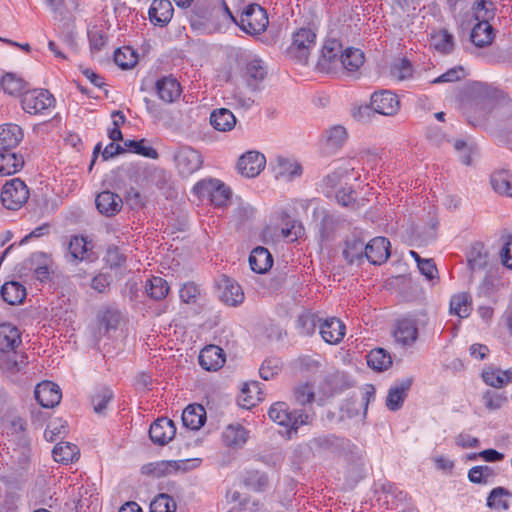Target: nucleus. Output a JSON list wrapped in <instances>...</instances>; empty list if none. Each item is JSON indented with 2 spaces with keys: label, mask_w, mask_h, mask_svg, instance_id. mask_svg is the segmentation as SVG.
<instances>
[{
  "label": "nucleus",
  "mask_w": 512,
  "mask_h": 512,
  "mask_svg": "<svg viewBox=\"0 0 512 512\" xmlns=\"http://www.w3.org/2000/svg\"><path fill=\"white\" fill-rule=\"evenodd\" d=\"M325 137L327 145L336 150L342 147L347 140V131L343 126H333L326 131Z\"/></svg>",
  "instance_id": "5fc2aeb1"
},
{
  "label": "nucleus",
  "mask_w": 512,
  "mask_h": 512,
  "mask_svg": "<svg viewBox=\"0 0 512 512\" xmlns=\"http://www.w3.org/2000/svg\"><path fill=\"white\" fill-rule=\"evenodd\" d=\"M317 42L315 27L307 26L297 28L291 35V44L286 49V55L295 62L306 65L311 51Z\"/></svg>",
  "instance_id": "f03ea898"
},
{
  "label": "nucleus",
  "mask_w": 512,
  "mask_h": 512,
  "mask_svg": "<svg viewBox=\"0 0 512 512\" xmlns=\"http://www.w3.org/2000/svg\"><path fill=\"white\" fill-rule=\"evenodd\" d=\"M450 313L460 318H467L472 312V297L468 292H459L450 299Z\"/></svg>",
  "instance_id": "473e14b6"
},
{
  "label": "nucleus",
  "mask_w": 512,
  "mask_h": 512,
  "mask_svg": "<svg viewBox=\"0 0 512 512\" xmlns=\"http://www.w3.org/2000/svg\"><path fill=\"white\" fill-rule=\"evenodd\" d=\"M98 211L107 217H111L120 212L123 201L121 197L111 191H102L95 199Z\"/></svg>",
  "instance_id": "a878e982"
},
{
  "label": "nucleus",
  "mask_w": 512,
  "mask_h": 512,
  "mask_svg": "<svg viewBox=\"0 0 512 512\" xmlns=\"http://www.w3.org/2000/svg\"><path fill=\"white\" fill-rule=\"evenodd\" d=\"M307 447L313 455L333 454L344 457L348 461L362 464L361 450L349 439L335 434H320L307 442Z\"/></svg>",
  "instance_id": "f257e3e1"
},
{
  "label": "nucleus",
  "mask_w": 512,
  "mask_h": 512,
  "mask_svg": "<svg viewBox=\"0 0 512 512\" xmlns=\"http://www.w3.org/2000/svg\"><path fill=\"white\" fill-rule=\"evenodd\" d=\"M512 492L504 487H496L491 490L487 497V506L496 510H508Z\"/></svg>",
  "instance_id": "c9c22d12"
},
{
  "label": "nucleus",
  "mask_w": 512,
  "mask_h": 512,
  "mask_svg": "<svg viewBox=\"0 0 512 512\" xmlns=\"http://www.w3.org/2000/svg\"><path fill=\"white\" fill-rule=\"evenodd\" d=\"M210 123L214 129L220 132L231 131L236 125V117L227 108H219L212 111Z\"/></svg>",
  "instance_id": "7c9ffc66"
},
{
  "label": "nucleus",
  "mask_w": 512,
  "mask_h": 512,
  "mask_svg": "<svg viewBox=\"0 0 512 512\" xmlns=\"http://www.w3.org/2000/svg\"><path fill=\"white\" fill-rule=\"evenodd\" d=\"M104 260L110 268H119L126 263V256L118 246L109 245Z\"/></svg>",
  "instance_id": "0e129e2a"
},
{
  "label": "nucleus",
  "mask_w": 512,
  "mask_h": 512,
  "mask_svg": "<svg viewBox=\"0 0 512 512\" xmlns=\"http://www.w3.org/2000/svg\"><path fill=\"white\" fill-rule=\"evenodd\" d=\"M176 434L174 422L168 418H158L149 429V437L154 444L163 446L169 443Z\"/></svg>",
  "instance_id": "a211bd4d"
},
{
  "label": "nucleus",
  "mask_w": 512,
  "mask_h": 512,
  "mask_svg": "<svg viewBox=\"0 0 512 512\" xmlns=\"http://www.w3.org/2000/svg\"><path fill=\"white\" fill-rule=\"evenodd\" d=\"M481 378L486 385L493 387L495 389H500L504 387L502 369L497 368L495 366H486L482 370Z\"/></svg>",
  "instance_id": "864d4df0"
},
{
  "label": "nucleus",
  "mask_w": 512,
  "mask_h": 512,
  "mask_svg": "<svg viewBox=\"0 0 512 512\" xmlns=\"http://www.w3.org/2000/svg\"><path fill=\"white\" fill-rule=\"evenodd\" d=\"M24 138L23 129L14 123L0 125V157L19 156L24 161L23 155L16 152V148Z\"/></svg>",
  "instance_id": "9d476101"
},
{
  "label": "nucleus",
  "mask_w": 512,
  "mask_h": 512,
  "mask_svg": "<svg viewBox=\"0 0 512 512\" xmlns=\"http://www.w3.org/2000/svg\"><path fill=\"white\" fill-rule=\"evenodd\" d=\"M344 52L345 50L340 41L336 39L326 40L316 64L318 71L327 74H336L341 71L342 55Z\"/></svg>",
  "instance_id": "0eeeda50"
},
{
  "label": "nucleus",
  "mask_w": 512,
  "mask_h": 512,
  "mask_svg": "<svg viewBox=\"0 0 512 512\" xmlns=\"http://www.w3.org/2000/svg\"><path fill=\"white\" fill-rule=\"evenodd\" d=\"M29 198L27 185L19 178L7 181L1 191V202L9 210L20 209Z\"/></svg>",
  "instance_id": "6e6552de"
},
{
  "label": "nucleus",
  "mask_w": 512,
  "mask_h": 512,
  "mask_svg": "<svg viewBox=\"0 0 512 512\" xmlns=\"http://www.w3.org/2000/svg\"><path fill=\"white\" fill-rule=\"evenodd\" d=\"M244 483L257 492H263L269 487V477L265 472L249 470L245 475Z\"/></svg>",
  "instance_id": "de8ad7c7"
},
{
  "label": "nucleus",
  "mask_w": 512,
  "mask_h": 512,
  "mask_svg": "<svg viewBox=\"0 0 512 512\" xmlns=\"http://www.w3.org/2000/svg\"><path fill=\"white\" fill-rule=\"evenodd\" d=\"M2 299L9 305H18L26 297V288L19 282H6L1 287Z\"/></svg>",
  "instance_id": "72a5a7b5"
},
{
  "label": "nucleus",
  "mask_w": 512,
  "mask_h": 512,
  "mask_svg": "<svg viewBox=\"0 0 512 512\" xmlns=\"http://www.w3.org/2000/svg\"><path fill=\"white\" fill-rule=\"evenodd\" d=\"M155 90L159 99L167 104L174 103L182 93L180 83L172 75L158 79L155 83Z\"/></svg>",
  "instance_id": "412c9836"
},
{
  "label": "nucleus",
  "mask_w": 512,
  "mask_h": 512,
  "mask_svg": "<svg viewBox=\"0 0 512 512\" xmlns=\"http://www.w3.org/2000/svg\"><path fill=\"white\" fill-rule=\"evenodd\" d=\"M27 83L14 73H6L1 78V87L6 94L20 96L24 94Z\"/></svg>",
  "instance_id": "79ce46f5"
},
{
  "label": "nucleus",
  "mask_w": 512,
  "mask_h": 512,
  "mask_svg": "<svg viewBox=\"0 0 512 512\" xmlns=\"http://www.w3.org/2000/svg\"><path fill=\"white\" fill-rule=\"evenodd\" d=\"M249 438V431L239 423H232L222 432V441L225 446L232 449L242 448Z\"/></svg>",
  "instance_id": "b1692460"
},
{
  "label": "nucleus",
  "mask_w": 512,
  "mask_h": 512,
  "mask_svg": "<svg viewBox=\"0 0 512 512\" xmlns=\"http://www.w3.org/2000/svg\"><path fill=\"white\" fill-rule=\"evenodd\" d=\"M221 300L230 306H237L244 300L241 286L230 278L223 279Z\"/></svg>",
  "instance_id": "f704fd0d"
},
{
  "label": "nucleus",
  "mask_w": 512,
  "mask_h": 512,
  "mask_svg": "<svg viewBox=\"0 0 512 512\" xmlns=\"http://www.w3.org/2000/svg\"><path fill=\"white\" fill-rule=\"evenodd\" d=\"M124 146L127 150H130L138 155L150 158V159H157L159 157V154L155 148L152 146L146 145V140L141 139L139 141L137 140H126L124 141Z\"/></svg>",
  "instance_id": "603ef678"
},
{
  "label": "nucleus",
  "mask_w": 512,
  "mask_h": 512,
  "mask_svg": "<svg viewBox=\"0 0 512 512\" xmlns=\"http://www.w3.org/2000/svg\"><path fill=\"white\" fill-rule=\"evenodd\" d=\"M224 363V351L216 345L204 347L199 354V364L207 371H216L220 369Z\"/></svg>",
  "instance_id": "393cba45"
},
{
  "label": "nucleus",
  "mask_w": 512,
  "mask_h": 512,
  "mask_svg": "<svg viewBox=\"0 0 512 512\" xmlns=\"http://www.w3.org/2000/svg\"><path fill=\"white\" fill-rule=\"evenodd\" d=\"M138 56L129 46L118 48L114 52V62L122 69H129L137 64Z\"/></svg>",
  "instance_id": "49530a36"
},
{
  "label": "nucleus",
  "mask_w": 512,
  "mask_h": 512,
  "mask_svg": "<svg viewBox=\"0 0 512 512\" xmlns=\"http://www.w3.org/2000/svg\"><path fill=\"white\" fill-rule=\"evenodd\" d=\"M395 342L402 347L412 346L418 338L417 321L412 318L397 320L393 330Z\"/></svg>",
  "instance_id": "4468645a"
},
{
  "label": "nucleus",
  "mask_w": 512,
  "mask_h": 512,
  "mask_svg": "<svg viewBox=\"0 0 512 512\" xmlns=\"http://www.w3.org/2000/svg\"><path fill=\"white\" fill-rule=\"evenodd\" d=\"M344 224V219L335 214L324 212L319 226V233L322 240H329L333 234Z\"/></svg>",
  "instance_id": "e433bc0d"
},
{
  "label": "nucleus",
  "mask_w": 512,
  "mask_h": 512,
  "mask_svg": "<svg viewBox=\"0 0 512 512\" xmlns=\"http://www.w3.org/2000/svg\"><path fill=\"white\" fill-rule=\"evenodd\" d=\"M282 362L279 358H268L259 368L260 377L263 380L273 379L282 370Z\"/></svg>",
  "instance_id": "052dcab7"
},
{
  "label": "nucleus",
  "mask_w": 512,
  "mask_h": 512,
  "mask_svg": "<svg viewBox=\"0 0 512 512\" xmlns=\"http://www.w3.org/2000/svg\"><path fill=\"white\" fill-rule=\"evenodd\" d=\"M494 476V470L489 466H475L468 472V478L472 483L486 484Z\"/></svg>",
  "instance_id": "69168bd1"
},
{
  "label": "nucleus",
  "mask_w": 512,
  "mask_h": 512,
  "mask_svg": "<svg viewBox=\"0 0 512 512\" xmlns=\"http://www.w3.org/2000/svg\"><path fill=\"white\" fill-rule=\"evenodd\" d=\"M345 331V324L336 317L327 318L319 324L322 339L331 345L339 344L345 336Z\"/></svg>",
  "instance_id": "aec40b11"
},
{
  "label": "nucleus",
  "mask_w": 512,
  "mask_h": 512,
  "mask_svg": "<svg viewBox=\"0 0 512 512\" xmlns=\"http://www.w3.org/2000/svg\"><path fill=\"white\" fill-rule=\"evenodd\" d=\"M371 106L375 112L381 115L393 116L400 109V101L396 94L384 90L372 94Z\"/></svg>",
  "instance_id": "2eb2a0df"
},
{
  "label": "nucleus",
  "mask_w": 512,
  "mask_h": 512,
  "mask_svg": "<svg viewBox=\"0 0 512 512\" xmlns=\"http://www.w3.org/2000/svg\"><path fill=\"white\" fill-rule=\"evenodd\" d=\"M468 267L472 272L483 270L488 264V252L484 245L476 242L467 253Z\"/></svg>",
  "instance_id": "2f4dec72"
},
{
  "label": "nucleus",
  "mask_w": 512,
  "mask_h": 512,
  "mask_svg": "<svg viewBox=\"0 0 512 512\" xmlns=\"http://www.w3.org/2000/svg\"><path fill=\"white\" fill-rule=\"evenodd\" d=\"M249 264L252 271L263 274L273 265V258L265 247L258 246L254 248L249 256Z\"/></svg>",
  "instance_id": "c756f323"
},
{
  "label": "nucleus",
  "mask_w": 512,
  "mask_h": 512,
  "mask_svg": "<svg viewBox=\"0 0 512 512\" xmlns=\"http://www.w3.org/2000/svg\"><path fill=\"white\" fill-rule=\"evenodd\" d=\"M367 364L373 370L384 371L392 365V357L385 349L375 348L368 353Z\"/></svg>",
  "instance_id": "ea45409f"
},
{
  "label": "nucleus",
  "mask_w": 512,
  "mask_h": 512,
  "mask_svg": "<svg viewBox=\"0 0 512 512\" xmlns=\"http://www.w3.org/2000/svg\"><path fill=\"white\" fill-rule=\"evenodd\" d=\"M342 256L349 265H360L366 258V243L362 231L355 228L344 240Z\"/></svg>",
  "instance_id": "f8f14e48"
},
{
  "label": "nucleus",
  "mask_w": 512,
  "mask_h": 512,
  "mask_svg": "<svg viewBox=\"0 0 512 512\" xmlns=\"http://www.w3.org/2000/svg\"><path fill=\"white\" fill-rule=\"evenodd\" d=\"M432 45L437 51L449 54L454 49V38L447 30L442 29L432 36Z\"/></svg>",
  "instance_id": "8fccbe9b"
},
{
  "label": "nucleus",
  "mask_w": 512,
  "mask_h": 512,
  "mask_svg": "<svg viewBox=\"0 0 512 512\" xmlns=\"http://www.w3.org/2000/svg\"><path fill=\"white\" fill-rule=\"evenodd\" d=\"M349 169L339 168L332 173L328 174L322 180V187L327 188V190H323L326 196H329L330 192L341 182L344 176H347Z\"/></svg>",
  "instance_id": "774afa93"
},
{
  "label": "nucleus",
  "mask_w": 512,
  "mask_h": 512,
  "mask_svg": "<svg viewBox=\"0 0 512 512\" xmlns=\"http://www.w3.org/2000/svg\"><path fill=\"white\" fill-rule=\"evenodd\" d=\"M113 391L108 387L99 388L91 398L94 411L101 414L105 411L107 404L113 399Z\"/></svg>",
  "instance_id": "6e6d98bb"
},
{
  "label": "nucleus",
  "mask_w": 512,
  "mask_h": 512,
  "mask_svg": "<svg viewBox=\"0 0 512 512\" xmlns=\"http://www.w3.org/2000/svg\"><path fill=\"white\" fill-rule=\"evenodd\" d=\"M364 63V54L360 49L347 48L342 55L341 71L354 73Z\"/></svg>",
  "instance_id": "58836bf2"
},
{
  "label": "nucleus",
  "mask_w": 512,
  "mask_h": 512,
  "mask_svg": "<svg viewBox=\"0 0 512 512\" xmlns=\"http://www.w3.org/2000/svg\"><path fill=\"white\" fill-rule=\"evenodd\" d=\"M180 465L176 461H162L143 467V473L153 474L156 477H162L173 471H177Z\"/></svg>",
  "instance_id": "4d7b16f0"
},
{
  "label": "nucleus",
  "mask_w": 512,
  "mask_h": 512,
  "mask_svg": "<svg viewBox=\"0 0 512 512\" xmlns=\"http://www.w3.org/2000/svg\"><path fill=\"white\" fill-rule=\"evenodd\" d=\"M176 503L168 494L158 495L150 504V512H175Z\"/></svg>",
  "instance_id": "680f3d73"
},
{
  "label": "nucleus",
  "mask_w": 512,
  "mask_h": 512,
  "mask_svg": "<svg viewBox=\"0 0 512 512\" xmlns=\"http://www.w3.org/2000/svg\"><path fill=\"white\" fill-rule=\"evenodd\" d=\"M68 433V424L61 419L51 421L44 431V437L49 442L64 437Z\"/></svg>",
  "instance_id": "13d9d810"
},
{
  "label": "nucleus",
  "mask_w": 512,
  "mask_h": 512,
  "mask_svg": "<svg viewBox=\"0 0 512 512\" xmlns=\"http://www.w3.org/2000/svg\"><path fill=\"white\" fill-rule=\"evenodd\" d=\"M278 172L277 177H285L287 180H292L302 174L301 165L294 160L285 157L277 158Z\"/></svg>",
  "instance_id": "a18cd8bd"
},
{
  "label": "nucleus",
  "mask_w": 512,
  "mask_h": 512,
  "mask_svg": "<svg viewBox=\"0 0 512 512\" xmlns=\"http://www.w3.org/2000/svg\"><path fill=\"white\" fill-rule=\"evenodd\" d=\"M491 185L495 192L512 196V174L506 170L494 172L491 175Z\"/></svg>",
  "instance_id": "37998d69"
},
{
  "label": "nucleus",
  "mask_w": 512,
  "mask_h": 512,
  "mask_svg": "<svg viewBox=\"0 0 512 512\" xmlns=\"http://www.w3.org/2000/svg\"><path fill=\"white\" fill-rule=\"evenodd\" d=\"M266 76L267 69L262 60L253 59L247 63L245 69V80L252 91L260 89V83L263 82Z\"/></svg>",
  "instance_id": "cd10ccee"
},
{
  "label": "nucleus",
  "mask_w": 512,
  "mask_h": 512,
  "mask_svg": "<svg viewBox=\"0 0 512 512\" xmlns=\"http://www.w3.org/2000/svg\"><path fill=\"white\" fill-rule=\"evenodd\" d=\"M268 15L258 4H249L241 13L238 26L246 34L255 36L263 33L268 26Z\"/></svg>",
  "instance_id": "423d86ee"
},
{
  "label": "nucleus",
  "mask_w": 512,
  "mask_h": 512,
  "mask_svg": "<svg viewBox=\"0 0 512 512\" xmlns=\"http://www.w3.org/2000/svg\"><path fill=\"white\" fill-rule=\"evenodd\" d=\"M173 6L169 0H154L149 8V20L154 25L165 26L173 17Z\"/></svg>",
  "instance_id": "bb28decb"
},
{
  "label": "nucleus",
  "mask_w": 512,
  "mask_h": 512,
  "mask_svg": "<svg viewBox=\"0 0 512 512\" xmlns=\"http://www.w3.org/2000/svg\"><path fill=\"white\" fill-rule=\"evenodd\" d=\"M482 402L486 409L489 411H495L506 404L508 402V398L504 392L488 389L482 395Z\"/></svg>",
  "instance_id": "3c124183"
},
{
  "label": "nucleus",
  "mask_w": 512,
  "mask_h": 512,
  "mask_svg": "<svg viewBox=\"0 0 512 512\" xmlns=\"http://www.w3.org/2000/svg\"><path fill=\"white\" fill-rule=\"evenodd\" d=\"M487 4L492 5V2L481 0L477 2L475 7V17L479 22L473 27L470 38L472 43L477 47H484L493 40V28L488 22V19L493 16V13L486 7Z\"/></svg>",
  "instance_id": "7ed1b4c3"
},
{
  "label": "nucleus",
  "mask_w": 512,
  "mask_h": 512,
  "mask_svg": "<svg viewBox=\"0 0 512 512\" xmlns=\"http://www.w3.org/2000/svg\"><path fill=\"white\" fill-rule=\"evenodd\" d=\"M24 166V161L18 156L0 157V175L8 176L19 172Z\"/></svg>",
  "instance_id": "bf43d9fd"
},
{
  "label": "nucleus",
  "mask_w": 512,
  "mask_h": 512,
  "mask_svg": "<svg viewBox=\"0 0 512 512\" xmlns=\"http://www.w3.org/2000/svg\"><path fill=\"white\" fill-rule=\"evenodd\" d=\"M193 191L201 198H209L214 206H224L230 198V189L217 179L197 182Z\"/></svg>",
  "instance_id": "1a4fd4ad"
},
{
  "label": "nucleus",
  "mask_w": 512,
  "mask_h": 512,
  "mask_svg": "<svg viewBox=\"0 0 512 512\" xmlns=\"http://www.w3.org/2000/svg\"><path fill=\"white\" fill-rule=\"evenodd\" d=\"M390 242L385 237H375L366 243V259L373 265H381L390 256Z\"/></svg>",
  "instance_id": "4be33fe9"
},
{
  "label": "nucleus",
  "mask_w": 512,
  "mask_h": 512,
  "mask_svg": "<svg viewBox=\"0 0 512 512\" xmlns=\"http://www.w3.org/2000/svg\"><path fill=\"white\" fill-rule=\"evenodd\" d=\"M22 343L19 329L11 323L0 324V351L3 353L13 352V359L8 358L3 368L8 371H19L20 366L16 359V348Z\"/></svg>",
  "instance_id": "39448f33"
},
{
  "label": "nucleus",
  "mask_w": 512,
  "mask_h": 512,
  "mask_svg": "<svg viewBox=\"0 0 512 512\" xmlns=\"http://www.w3.org/2000/svg\"><path fill=\"white\" fill-rule=\"evenodd\" d=\"M466 77V71L462 66H456L447 70L442 75L431 81L432 84L457 82Z\"/></svg>",
  "instance_id": "338daca9"
},
{
  "label": "nucleus",
  "mask_w": 512,
  "mask_h": 512,
  "mask_svg": "<svg viewBox=\"0 0 512 512\" xmlns=\"http://www.w3.org/2000/svg\"><path fill=\"white\" fill-rule=\"evenodd\" d=\"M293 397L300 405L311 403L314 400V388L310 383H301L293 390Z\"/></svg>",
  "instance_id": "e2e57ef3"
},
{
  "label": "nucleus",
  "mask_w": 512,
  "mask_h": 512,
  "mask_svg": "<svg viewBox=\"0 0 512 512\" xmlns=\"http://www.w3.org/2000/svg\"><path fill=\"white\" fill-rule=\"evenodd\" d=\"M269 418L280 426L288 428V433L297 432L301 425L307 424L309 416L302 411H291L285 402H276L268 411Z\"/></svg>",
  "instance_id": "20e7f679"
},
{
  "label": "nucleus",
  "mask_w": 512,
  "mask_h": 512,
  "mask_svg": "<svg viewBox=\"0 0 512 512\" xmlns=\"http://www.w3.org/2000/svg\"><path fill=\"white\" fill-rule=\"evenodd\" d=\"M320 319L316 314L311 312H303L297 318V328L301 335L310 336L312 335L316 327L320 324Z\"/></svg>",
  "instance_id": "09e8293b"
},
{
  "label": "nucleus",
  "mask_w": 512,
  "mask_h": 512,
  "mask_svg": "<svg viewBox=\"0 0 512 512\" xmlns=\"http://www.w3.org/2000/svg\"><path fill=\"white\" fill-rule=\"evenodd\" d=\"M145 289L150 298L159 301L167 296L170 287L165 279L154 276L147 281Z\"/></svg>",
  "instance_id": "c03bdc74"
},
{
  "label": "nucleus",
  "mask_w": 512,
  "mask_h": 512,
  "mask_svg": "<svg viewBox=\"0 0 512 512\" xmlns=\"http://www.w3.org/2000/svg\"><path fill=\"white\" fill-rule=\"evenodd\" d=\"M87 237L82 235H73L68 242V253L72 261H88L93 262L96 259L92 248L88 247Z\"/></svg>",
  "instance_id": "5701e85b"
},
{
  "label": "nucleus",
  "mask_w": 512,
  "mask_h": 512,
  "mask_svg": "<svg viewBox=\"0 0 512 512\" xmlns=\"http://www.w3.org/2000/svg\"><path fill=\"white\" fill-rule=\"evenodd\" d=\"M30 269L34 270L35 277L41 282L50 278V269L47 265V256L43 252L33 253L28 259Z\"/></svg>",
  "instance_id": "a19ab883"
},
{
  "label": "nucleus",
  "mask_w": 512,
  "mask_h": 512,
  "mask_svg": "<svg viewBox=\"0 0 512 512\" xmlns=\"http://www.w3.org/2000/svg\"><path fill=\"white\" fill-rule=\"evenodd\" d=\"M52 454L56 462L68 464L78 459L79 449L70 442H59L54 447Z\"/></svg>",
  "instance_id": "4c0bfd02"
},
{
  "label": "nucleus",
  "mask_w": 512,
  "mask_h": 512,
  "mask_svg": "<svg viewBox=\"0 0 512 512\" xmlns=\"http://www.w3.org/2000/svg\"><path fill=\"white\" fill-rule=\"evenodd\" d=\"M21 104L25 112L39 114L54 108L55 98L48 90L34 89L24 92Z\"/></svg>",
  "instance_id": "9b49d317"
},
{
  "label": "nucleus",
  "mask_w": 512,
  "mask_h": 512,
  "mask_svg": "<svg viewBox=\"0 0 512 512\" xmlns=\"http://www.w3.org/2000/svg\"><path fill=\"white\" fill-rule=\"evenodd\" d=\"M206 421V410L200 404L188 405L182 413V423L191 430H199Z\"/></svg>",
  "instance_id": "c85d7f7f"
},
{
  "label": "nucleus",
  "mask_w": 512,
  "mask_h": 512,
  "mask_svg": "<svg viewBox=\"0 0 512 512\" xmlns=\"http://www.w3.org/2000/svg\"><path fill=\"white\" fill-rule=\"evenodd\" d=\"M413 383L412 378H406L395 382L388 390L386 397V407L390 411H398L402 408L408 392Z\"/></svg>",
  "instance_id": "6ab92c4d"
},
{
  "label": "nucleus",
  "mask_w": 512,
  "mask_h": 512,
  "mask_svg": "<svg viewBox=\"0 0 512 512\" xmlns=\"http://www.w3.org/2000/svg\"><path fill=\"white\" fill-rule=\"evenodd\" d=\"M265 164L266 159L262 153L258 151H248L239 158L237 169L241 175L253 178L264 169Z\"/></svg>",
  "instance_id": "dca6fc26"
},
{
  "label": "nucleus",
  "mask_w": 512,
  "mask_h": 512,
  "mask_svg": "<svg viewBox=\"0 0 512 512\" xmlns=\"http://www.w3.org/2000/svg\"><path fill=\"white\" fill-rule=\"evenodd\" d=\"M174 162L179 174L188 177L201 168L203 159L197 150L190 146H182L175 152Z\"/></svg>",
  "instance_id": "ddd939ff"
},
{
  "label": "nucleus",
  "mask_w": 512,
  "mask_h": 512,
  "mask_svg": "<svg viewBox=\"0 0 512 512\" xmlns=\"http://www.w3.org/2000/svg\"><path fill=\"white\" fill-rule=\"evenodd\" d=\"M34 395L36 401L44 408L57 406L62 398L60 387L51 381L39 383L35 387Z\"/></svg>",
  "instance_id": "f3484780"
}]
</instances>
